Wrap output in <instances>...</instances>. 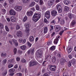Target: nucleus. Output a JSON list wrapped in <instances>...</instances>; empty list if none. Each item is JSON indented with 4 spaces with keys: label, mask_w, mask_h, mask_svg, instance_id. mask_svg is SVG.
<instances>
[{
    "label": "nucleus",
    "mask_w": 76,
    "mask_h": 76,
    "mask_svg": "<svg viewBox=\"0 0 76 76\" xmlns=\"http://www.w3.org/2000/svg\"><path fill=\"white\" fill-rule=\"evenodd\" d=\"M50 28H51L50 29V31H51V30H52L53 29L54 27H53V26H50Z\"/></svg>",
    "instance_id": "obj_63"
},
{
    "label": "nucleus",
    "mask_w": 76,
    "mask_h": 76,
    "mask_svg": "<svg viewBox=\"0 0 76 76\" xmlns=\"http://www.w3.org/2000/svg\"><path fill=\"white\" fill-rule=\"evenodd\" d=\"M56 60V58L55 57H52V62L53 63H54Z\"/></svg>",
    "instance_id": "obj_34"
},
{
    "label": "nucleus",
    "mask_w": 76,
    "mask_h": 76,
    "mask_svg": "<svg viewBox=\"0 0 76 76\" xmlns=\"http://www.w3.org/2000/svg\"><path fill=\"white\" fill-rule=\"evenodd\" d=\"M26 48V46L25 45H23L20 47V48H21V49L23 50H25Z\"/></svg>",
    "instance_id": "obj_24"
},
{
    "label": "nucleus",
    "mask_w": 76,
    "mask_h": 76,
    "mask_svg": "<svg viewBox=\"0 0 76 76\" xmlns=\"http://www.w3.org/2000/svg\"><path fill=\"white\" fill-rule=\"evenodd\" d=\"M34 37L32 36H31L29 38V40L30 42H33V41H34Z\"/></svg>",
    "instance_id": "obj_18"
},
{
    "label": "nucleus",
    "mask_w": 76,
    "mask_h": 76,
    "mask_svg": "<svg viewBox=\"0 0 76 76\" xmlns=\"http://www.w3.org/2000/svg\"><path fill=\"white\" fill-rule=\"evenodd\" d=\"M64 30L65 31H67L68 29H69V26H67L66 27H65L64 28Z\"/></svg>",
    "instance_id": "obj_38"
},
{
    "label": "nucleus",
    "mask_w": 76,
    "mask_h": 76,
    "mask_svg": "<svg viewBox=\"0 0 76 76\" xmlns=\"http://www.w3.org/2000/svg\"><path fill=\"white\" fill-rule=\"evenodd\" d=\"M61 27L60 26L57 25L56 26V30H57L58 31H57V32H58L61 29Z\"/></svg>",
    "instance_id": "obj_17"
},
{
    "label": "nucleus",
    "mask_w": 76,
    "mask_h": 76,
    "mask_svg": "<svg viewBox=\"0 0 76 76\" xmlns=\"http://www.w3.org/2000/svg\"><path fill=\"white\" fill-rule=\"evenodd\" d=\"M61 23L62 25H63L64 23V20H62L61 21Z\"/></svg>",
    "instance_id": "obj_54"
},
{
    "label": "nucleus",
    "mask_w": 76,
    "mask_h": 76,
    "mask_svg": "<svg viewBox=\"0 0 76 76\" xmlns=\"http://www.w3.org/2000/svg\"><path fill=\"white\" fill-rule=\"evenodd\" d=\"M37 63L35 61H31L29 62V67H32L33 66H35L37 64Z\"/></svg>",
    "instance_id": "obj_6"
},
{
    "label": "nucleus",
    "mask_w": 76,
    "mask_h": 76,
    "mask_svg": "<svg viewBox=\"0 0 76 76\" xmlns=\"http://www.w3.org/2000/svg\"><path fill=\"white\" fill-rule=\"evenodd\" d=\"M12 41L13 42L14 45H15V47H18V43L17 42V41L15 39H12Z\"/></svg>",
    "instance_id": "obj_15"
},
{
    "label": "nucleus",
    "mask_w": 76,
    "mask_h": 76,
    "mask_svg": "<svg viewBox=\"0 0 76 76\" xmlns=\"http://www.w3.org/2000/svg\"><path fill=\"white\" fill-rule=\"evenodd\" d=\"M5 29L7 32H9V28H8V27L7 26H5Z\"/></svg>",
    "instance_id": "obj_47"
},
{
    "label": "nucleus",
    "mask_w": 76,
    "mask_h": 76,
    "mask_svg": "<svg viewBox=\"0 0 76 76\" xmlns=\"http://www.w3.org/2000/svg\"><path fill=\"white\" fill-rule=\"evenodd\" d=\"M10 3L12 4L13 2V0H9Z\"/></svg>",
    "instance_id": "obj_58"
},
{
    "label": "nucleus",
    "mask_w": 76,
    "mask_h": 76,
    "mask_svg": "<svg viewBox=\"0 0 76 76\" xmlns=\"http://www.w3.org/2000/svg\"><path fill=\"white\" fill-rule=\"evenodd\" d=\"M22 41H23V39H19V41L20 43H21L22 42Z\"/></svg>",
    "instance_id": "obj_61"
},
{
    "label": "nucleus",
    "mask_w": 76,
    "mask_h": 76,
    "mask_svg": "<svg viewBox=\"0 0 76 76\" xmlns=\"http://www.w3.org/2000/svg\"><path fill=\"white\" fill-rule=\"evenodd\" d=\"M75 24H76V21L75 20H72L71 23V25L72 26H73Z\"/></svg>",
    "instance_id": "obj_19"
},
{
    "label": "nucleus",
    "mask_w": 76,
    "mask_h": 76,
    "mask_svg": "<svg viewBox=\"0 0 76 76\" xmlns=\"http://www.w3.org/2000/svg\"><path fill=\"white\" fill-rule=\"evenodd\" d=\"M36 8L37 10H39V7L38 5H37L36 6Z\"/></svg>",
    "instance_id": "obj_36"
},
{
    "label": "nucleus",
    "mask_w": 76,
    "mask_h": 76,
    "mask_svg": "<svg viewBox=\"0 0 76 76\" xmlns=\"http://www.w3.org/2000/svg\"><path fill=\"white\" fill-rule=\"evenodd\" d=\"M16 76H22V73L19 72L18 73H17L16 74Z\"/></svg>",
    "instance_id": "obj_35"
},
{
    "label": "nucleus",
    "mask_w": 76,
    "mask_h": 76,
    "mask_svg": "<svg viewBox=\"0 0 76 76\" xmlns=\"http://www.w3.org/2000/svg\"><path fill=\"white\" fill-rule=\"evenodd\" d=\"M39 3L40 5H42V4H43L44 2H43V1L42 0H40Z\"/></svg>",
    "instance_id": "obj_42"
},
{
    "label": "nucleus",
    "mask_w": 76,
    "mask_h": 76,
    "mask_svg": "<svg viewBox=\"0 0 76 76\" xmlns=\"http://www.w3.org/2000/svg\"><path fill=\"white\" fill-rule=\"evenodd\" d=\"M27 16H25L24 18V19L23 20V22H25V21H26V20H27Z\"/></svg>",
    "instance_id": "obj_43"
},
{
    "label": "nucleus",
    "mask_w": 76,
    "mask_h": 76,
    "mask_svg": "<svg viewBox=\"0 0 76 76\" xmlns=\"http://www.w3.org/2000/svg\"><path fill=\"white\" fill-rule=\"evenodd\" d=\"M51 23H52L53 25H55V20H53L51 22Z\"/></svg>",
    "instance_id": "obj_50"
},
{
    "label": "nucleus",
    "mask_w": 76,
    "mask_h": 76,
    "mask_svg": "<svg viewBox=\"0 0 76 76\" xmlns=\"http://www.w3.org/2000/svg\"><path fill=\"white\" fill-rule=\"evenodd\" d=\"M11 22H14L16 21V18L15 16H12L10 18Z\"/></svg>",
    "instance_id": "obj_14"
},
{
    "label": "nucleus",
    "mask_w": 76,
    "mask_h": 76,
    "mask_svg": "<svg viewBox=\"0 0 76 76\" xmlns=\"http://www.w3.org/2000/svg\"><path fill=\"white\" fill-rule=\"evenodd\" d=\"M67 66L69 67H70L72 66V63L70 61H69L67 64Z\"/></svg>",
    "instance_id": "obj_31"
},
{
    "label": "nucleus",
    "mask_w": 76,
    "mask_h": 76,
    "mask_svg": "<svg viewBox=\"0 0 76 76\" xmlns=\"http://www.w3.org/2000/svg\"><path fill=\"white\" fill-rule=\"evenodd\" d=\"M13 66V65L12 64H10L8 65V68H11V67H12Z\"/></svg>",
    "instance_id": "obj_48"
},
{
    "label": "nucleus",
    "mask_w": 76,
    "mask_h": 76,
    "mask_svg": "<svg viewBox=\"0 0 76 76\" xmlns=\"http://www.w3.org/2000/svg\"><path fill=\"white\" fill-rule=\"evenodd\" d=\"M0 27L1 29H3V24L0 23Z\"/></svg>",
    "instance_id": "obj_55"
},
{
    "label": "nucleus",
    "mask_w": 76,
    "mask_h": 76,
    "mask_svg": "<svg viewBox=\"0 0 76 76\" xmlns=\"http://www.w3.org/2000/svg\"><path fill=\"white\" fill-rule=\"evenodd\" d=\"M35 3L34 2H33L31 3L29 5V7H33L34 5L35 4Z\"/></svg>",
    "instance_id": "obj_27"
},
{
    "label": "nucleus",
    "mask_w": 76,
    "mask_h": 76,
    "mask_svg": "<svg viewBox=\"0 0 76 76\" xmlns=\"http://www.w3.org/2000/svg\"><path fill=\"white\" fill-rule=\"evenodd\" d=\"M22 9V7L16 6L15 7V10H17L18 11H20Z\"/></svg>",
    "instance_id": "obj_11"
},
{
    "label": "nucleus",
    "mask_w": 76,
    "mask_h": 76,
    "mask_svg": "<svg viewBox=\"0 0 76 76\" xmlns=\"http://www.w3.org/2000/svg\"><path fill=\"white\" fill-rule=\"evenodd\" d=\"M57 56L58 57H61V53H58Z\"/></svg>",
    "instance_id": "obj_60"
},
{
    "label": "nucleus",
    "mask_w": 76,
    "mask_h": 76,
    "mask_svg": "<svg viewBox=\"0 0 76 76\" xmlns=\"http://www.w3.org/2000/svg\"><path fill=\"white\" fill-rule=\"evenodd\" d=\"M63 76H69V74L66 72H64L63 74Z\"/></svg>",
    "instance_id": "obj_33"
},
{
    "label": "nucleus",
    "mask_w": 76,
    "mask_h": 76,
    "mask_svg": "<svg viewBox=\"0 0 76 76\" xmlns=\"http://www.w3.org/2000/svg\"><path fill=\"white\" fill-rule=\"evenodd\" d=\"M50 50L53 51V50L56 49V47H55V46H53L50 48Z\"/></svg>",
    "instance_id": "obj_32"
},
{
    "label": "nucleus",
    "mask_w": 76,
    "mask_h": 76,
    "mask_svg": "<svg viewBox=\"0 0 76 76\" xmlns=\"http://www.w3.org/2000/svg\"><path fill=\"white\" fill-rule=\"evenodd\" d=\"M10 14L11 15H13L14 16H15V15H16V13L15 11L14 10H11L10 11Z\"/></svg>",
    "instance_id": "obj_10"
},
{
    "label": "nucleus",
    "mask_w": 76,
    "mask_h": 76,
    "mask_svg": "<svg viewBox=\"0 0 76 76\" xmlns=\"http://www.w3.org/2000/svg\"><path fill=\"white\" fill-rule=\"evenodd\" d=\"M16 35L18 38H21L22 37L23 33L22 31H18L17 32Z\"/></svg>",
    "instance_id": "obj_8"
},
{
    "label": "nucleus",
    "mask_w": 76,
    "mask_h": 76,
    "mask_svg": "<svg viewBox=\"0 0 76 76\" xmlns=\"http://www.w3.org/2000/svg\"><path fill=\"white\" fill-rule=\"evenodd\" d=\"M29 28H26V32H27L28 34H29Z\"/></svg>",
    "instance_id": "obj_45"
},
{
    "label": "nucleus",
    "mask_w": 76,
    "mask_h": 76,
    "mask_svg": "<svg viewBox=\"0 0 76 76\" xmlns=\"http://www.w3.org/2000/svg\"><path fill=\"white\" fill-rule=\"evenodd\" d=\"M69 7L66 6L64 7V10L65 11H66V12H68L69 11Z\"/></svg>",
    "instance_id": "obj_26"
},
{
    "label": "nucleus",
    "mask_w": 76,
    "mask_h": 76,
    "mask_svg": "<svg viewBox=\"0 0 76 76\" xmlns=\"http://www.w3.org/2000/svg\"><path fill=\"white\" fill-rule=\"evenodd\" d=\"M41 18V15L39 13H35L33 17L32 20L34 22H37Z\"/></svg>",
    "instance_id": "obj_1"
},
{
    "label": "nucleus",
    "mask_w": 76,
    "mask_h": 76,
    "mask_svg": "<svg viewBox=\"0 0 76 76\" xmlns=\"http://www.w3.org/2000/svg\"><path fill=\"white\" fill-rule=\"evenodd\" d=\"M27 44L29 47H31V45H32V44H31V43L29 42H27Z\"/></svg>",
    "instance_id": "obj_53"
},
{
    "label": "nucleus",
    "mask_w": 76,
    "mask_h": 76,
    "mask_svg": "<svg viewBox=\"0 0 76 76\" xmlns=\"http://www.w3.org/2000/svg\"><path fill=\"white\" fill-rule=\"evenodd\" d=\"M7 71H5L4 73L2 74V75L3 76H6V74H7Z\"/></svg>",
    "instance_id": "obj_49"
},
{
    "label": "nucleus",
    "mask_w": 76,
    "mask_h": 76,
    "mask_svg": "<svg viewBox=\"0 0 76 76\" xmlns=\"http://www.w3.org/2000/svg\"><path fill=\"white\" fill-rule=\"evenodd\" d=\"M24 26L26 28H29V27L31 26V24H28V23H26L25 24Z\"/></svg>",
    "instance_id": "obj_21"
},
{
    "label": "nucleus",
    "mask_w": 76,
    "mask_h": 76,
    "mask_svg": "<svg viewBox=\"0 0 76 76\" xmlns=\"http://www.w3.org/2000/svg\"><path fill=\"white\" fill-rule=\"evenodd\" d=\"M54 1H55V0H50L48 2V5L49 6H51L52 4H53Z\"/></svg>",
    "instance_id": "obj_12"
},
{
    "label": "nucleus",
    "mask_w": 76,
    "mask_h": 76,
    "mask_svg": "<svg viewBox=\"0 0 76 76\" xmlns=\"http://www.w3.org/2000/svg\"><path fill=\"white\" fill-rule=\"evenodd\" d=\"M44 21L45 22H46V23H48V21L47 20L46 18H45L44 19Z\"/></svg>",
    "instance_id": "obj_64"
},
{
    "label": "nucleus",
    "mask_w": 76,
    "mask_h": 76,
    "mask_svg": "<svg viewBox=\"0 0 76 76\" xmlns=\"http://www.w3.org/2000/svg\"><path fill=\"white\" fill-rule=\"evenodd\" d=\"M14 71H15V69L13 68L10 69L9 70V72L10 73H13V72H14Z\"/></svg>",
    "instance_id": "obj_29"
},
{
    "label": "nucleus",
    "mask_w": 76,
    "mask_h": 76,
    "mask_svg": "<svg viewBox=\"0 0 76 76\" xmlns=\"http://www.w3.org/2000/svg\"><path fill=\"white\" fill-rule=\"evenodd\" d=\"M56 7L58 10V13H61L62 12V8H61V6L58 4L56 6Z\"/></svg>",
    "instance_id": "obj_4"
},
{
    "label": "nucleus",
    "mask_w": 76,
    "mask_h": 76,
    "mask_svg": "<svg viewBox=\"0 0 76 76\" xmlns=\"http://www.w3.org/2000/svg\"><path fill=\"white\" fill-rule=\"evenodd\" d=\"M68 53H71V51H72V48L69 47V48H67Z\"/></svg>",
    "instance_id": "obj_30"
},
{
    "label": "nucleus",
    "mask_w": 76,
    "mask_h": 76,
    "mask_svg": "<svg viewBox=\"0 0 76 76\" xmlns=\"http://www.w3.org/2000/svg\"><path fill=\"white\" fill-rule=\"evenodd\" d=\"M14 52L15 54H16V53H17V49H16V48H15L14 49Z\"/></svg>",
    "instance_id": "obj_44"
},
{
    "label": "nucleus",
    "mask_w": 76,
    "mask_h": 76,
    "mask_svg": "<svg viewBox=\"0 0 76 76\" xmlns=\"http://www.w3.org/2000/svg\"><path fill=\"white\" fill-rule=\"evenodd\" d=\"M45 16L47 19H50V12L49 11H47L45 14Z\"/></svg>",
    "instance_id": "obj_7"
},
{
    "label": "nucleus",
    "mask_w": 76,
    "mask_h": 76,
    "mask_svg": "<svg viewBox=\"0 0 76 76\" xmlns=\"http://www.w3.org/2000/svg\"><path fill=\"white\" fill-rule=\"evenodd\" d=\"M49 69L50 71L55 72L56 69V66L55 65L53 66L50 65Z\"/></svg>",
    "instance_id": "obj_3"
},
{
    "label": "nucleus",
    "mask_w": 76,
    "mask_h": 76,
    "mask_svg": "<svg viewBox=\"0 0 76 76\" xmlns=\"http://www.w3.org/2000/svg\"><path fill=\"white\" fill-rule=\"evenodd\" d=\"M2 13H3L4 14H5V13L6 12V10L5 9H3L2 10Z\"/></svg>",
    "instance_id": "obj_41"
},
{
    "label": "nucleus",
    "mask_w": 76,
    "mask_h": 76,
    "mask_svg": "<svg viewBox=\"0 0 76 76\" xmlns=\"http://www.w3.org/2000/svg\"><path fill=\"white\" fill-rule=\"evenodd\" d=\"M15 61V59H11L8 61V63H14Z\"/></svg>",
    "instance_id": "obj_28"
},
{
    "label": "nucleus",
    "mask_w": 76,
    "mask_h": 76,
    "mask_svg": "<svg viewBox=\"0 0 76 76\" xmlns=\"http://www.w3.org/2000/svg\"><path fill=\"white\" fill-rule=\"evenodd\" d=\"M63 32H64V30L62 31H61L59 33V35H61H61H62V34H63Z\"/></svg>",
    "instance_id": "obj_52"
},
{
    "label": "nucleus",
    "mask_w": 76,
    "mask_h": 76,
    "mask_svg": "<svg viewBox=\"0 0 76 76\" xmlns=\"http://www.w3.org/2000/svg\"><path fill=\"white\" fill-rule=\"evenodd\" d=\"M58 39L57 38L55 39L54 40L53 42L54 44H57L58 43Z\"/></svg>",
    "instance_id": "obj_22"
},
{
    "label": "nucleus",
    "mask_w": 76,
    "mask_h": 76,
    "mask_svg": "<svg viewBox=\"0 0 76 76\" xmlns=\"http://www.w3.org/2000/svg\"><path fill=\"white\" fill-rule=\"evenodd\" d=\"M33 15V12L32 11H28L27 13V15L28 16H32Z\"/></svg>",
    "instance_id": "obj_16"
},
{
    "label": "nucleus",
    "mask_w": 76,
    "mask_h": 76,
    "mask_svg": "<svg viewBox=\"0 0 76 76\" xmlns=\"http://www.w3.org/2000/svg\"><path fill=\"white\" fill-rule=\"evenodd\" d=\"M51 14L53 16H56L57 15V12L56 10H53L51 12Z\"/></svg>",
    "instance_id": "obj_9"
},
{
    "label": "nucleus",
    "mask_w": 76,
    "mask_h": 76,
    "mask_svg": "<svg viewBox=\"0 0 76 76\" xmlns=\"http://www.w3.org/2000/svg\"><path fill=\"white\" fill-rule=\"evenodd\" d=\"M29 0H23V3H27Z\"/></svg>",
    "instance_id": "obj_46"
},
{
    "label": "nucleus",
    "mask_w": 76,
    "mask_h": 76,
    "mask_svg": "<svg viewBox=\"0 0 76 76\" xmlns=\"http://www.w3.org/2000/svg\"><path fill=\"white\" fill-rule=\"evenodd\" d=\"M34 53V49H30L29 50L28 52V55H29L30 54H31L32 55L31 57V58H32L33 57H34V55H33V54Z\"/></svg>",
    "instance_id": "obj_5"
},
{
    "label": "nucleus",
    "mask_w": 76,
    "mask_h": 76,
    "mask_svg": "<svg viewBox=\"0 0 76 76\" xmlns=\"http://www.w3.org/2000/svg\"><path fill=\"white\" fill-rule=\"evenodd\" d=\"M20 58L19 57H17L16 58V60L18 61H20Z\"/></svg>",
    "instance_id": "obj_56"
},
{
    "label": "nucleus",
    "mask_w": 76,
    "mask_h": 76,
    "mask_svg": "<svg viewBox=\"0 0 76 76\" xmlns=\"http://www.w3.org/2000/svg\"><path fill=\"white\" fill-rule=\"evenodd\" d=\"M68 15L70 20H72V19L74 18V15L73 14L69 13L68 14Z\"/></svg>",
    "instance_id": "obj_13"
},
{
    "label": "nucleus",
    "mask_w": 76,
    "mask_h": 76,
    "mask_svg": "<svg viewBox=\"0 0 76 76\" xmlns=\"http://www.w3.org/2000/svg\"><path fill=\"white\" fill-rule=\"evenodd\" d=\"M63 20L61 18L59 17L58 18V22H60V21H61Z\"/></svg>",
    "instance_id": "obj_51"
},
{
    "label": "nucleus",
    "mask_w": 76,
    "mask_h": 76,
    "mask_svg": "<svg viewBox=\"0 0 76 76\" xmlns=\"http://www.w3.org/2000/svg\"><path fill=\"white\" fill-rule=\"evenodd\" d=\"M21 61L22 63H26V60H25V59H22Z\"/></svg>",
    "instance_id": "obj_37"
},
{
    "label": "nucleus",
    "mask_w": 76,
    "mask_h": 76,
    "mask_svg": "<svg viewBox=\"0 0 76 76\" xmlns=\"http://www.w3.org/2000/svg\"><path fill=\"white\" fill-rule=\"evenodd\" d=\"M16 29H20V26L19 25H17L16 27Z\"/></svg>",
    "instance_id": "obj_57"
},
{
    "label": "nucleus",
    "mask_w": 76,
    "mask_h": 76,
    "mask_svg": "<svg viewBox=\"0 0 76 76\" xmlns=\"http://www.w3.org/2000/svg\"><path fill=\"white\" fill-rule=\"evenodd\" d=\"M46 61H44L42 63V65H43V66H44V65H45V64H46Z\"/></svg>",
    "instance_id": "obj_62"
},
{
    "label": "nucleus",
    "mask_w": 76,
    "mask_h": 76,
    "mask_svg": "<svg viewBox=\"0 0 76 76\" xmlns=\"http://www.w3.org/2000/svg\"><path fill=\"white\" fill-rule=\"evenodd\" d=\"M1 56H2V57H6V53H2L1 54Z\"/></svg>",
    "instance_id": "obj_39"
},
{
    "label": "nucleus",
    "mask_w": 76,
    "mask_h": 76,
    "mask_svg": "<svg viewBox=\"0 0 76 76\" xmlns=\"http://www.w3.org/2000/svg\"><path fill=\"white\" fill-rule=\"evenodd\" d=\"M42 53H43V52L42 50H37L36 53V56L37 58H40L42 57Z\"/></svg>",
    "instance_id": "obj_2"
},
{
    "label": "nucleus",
    "mask_w": 76,
    "mask_h": 76,
    "mask_svg": "<svg viewBox=\"0 0 76 76\" xmlns=\"http://www.w3.org/2000/svg\"><path fill=\"white\" fill-rule=\"evenodd\" d=\"M64 4L66 5H68L70 3V1L68 0H65L64 1Z\"/></svg>",
    "instance_id": "obj_20"
},
{
    "label": "nucleus",
    "mask_w": 76,
    "mask_h": 76,
    "mask_svg": "<svg viewBox=\"0 0 76 76\" xmlns=\"http://www.w3.org/2000/svg\"><path fill=\"white\" fill-rule=\"evenodd\" d=\"M44 33H47L48 31V28L47 27H45L44 29Z\"/></svg>",
    "instance_id": "obj_25"
},
{
    "label": "nucleus",
    "mask_w": 76,
    "mask_h": 76,
    "mask_svg": "<svg viewBox=\"0 0 76 76\" xmlns=\"http://www.w3.org/2000/svg\"><path fill=\"white\" fill-rule=\"evenodd\" d=\"M68 57L70 59H71V58H72L73 56H72L71 54L69 55L68 56Z\"/></svg>",
    "instance_id": "obj_59"
},
{
    "label": "nucleus",
    "mask_w": 76,
    "mask_h": 76,
    "mask_svg": "<svg viewBox=\"0 0 76 76\" xmlns=\"http://www.w3.org/2000/svg\"><path fill=\"white\" fill-rule=\"evenodd\" d=\"M66 61V60L64 59H62L61 61H60V63L61 64H64V63H65Z\"/></svg>",
    "instance_id": "obj_23"
},
{
    "label": "nucleus",
    "mask_w": 76,
    "mask_h": 76,
    "mask_svg": "<svg viewBox=\"0 0 76 76\" xmlns=\"http://www.w3.org/2000/svg\"><path fill=\"white\" fill-rule=\"evenodd\" d=\"M7 62V60L6 59H4L3 61V64H5Z\"/></svg>",
    "instance_id": "obj_40"
}]
</instances>
